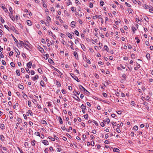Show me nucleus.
<instances>
[{
	"instance_id": "obj_22",
	"label": "nucleus",
	"mask_w": 153,
	"mask_h": 153,
	"mask_svg": "<svg viewBox=\"0 0 153 153\" xmlns=\"http://www.w3.org/2000/svg\"><path fill=\"white\" fill-rule=\"evenodd\" d=\"M104 48L105 50L107 51L108 52L109 50V49L106 45H105L104 46Z\"/></svg>"
},
{
	"instance_id": "obj_45",
	"label": "nucleus",
	"mask_w": 153,
	"mask_h": 153,
	"mask_svg": "<svg viewBox=\"0 0 153 153\" xmlns=\"http://www.w3.org/2000/svg\"><path fill=\"white\" fill-rule=\"evenodd\" d=\"M35 134L38 136H40V134L39 132L36 131L35 133Z\"/></svg>"
},
{
	"instance_id": "obj_21",
	"label": "nucleus",
	"mask_w": 153,
	"mask_h": 153,
	"mask_svg": "<svg viewBox=\"0 0 153 153\" xmlns=\"http://www.w3.org/2000/svg\"><path fill=\"white\" fill-rule=\"evenodd\" d=\"M48 61L51 64H52L54 62L51 59H48Z\"/></svg>"
},
{
	"instance_id": "obj_14",
	"label": "nucleus",
	"mask_w": 153,
	"mask_h": 153,
	"mask_svg": "<svg viewBox=\"0 0 153 153\" xmlns=\"http://www.w3.org/2000/svg\"><path fill=\"white\" fill-rule=\"evenodd\" d=\"M103 121L105 122H107L108 124H109L110 122V120L108 118H107L106 119V121L103 120Z\"/></svg>"
},
{
	"instance_id": "obj_52",
	"label": "nucleus",
	"mask_w": 153,
	"mask_h": 153,
	"mask_svg": "<svg viewBox=\"0 0 153 153\" xmlns=\"http://www.w3.org/2000/svg\"><path fill=\"white\" fill-rule=\"evenodd\" d=\"M28 105L30 107L31 105V102L30 101H28Z\"/></svg>"
},
{
	"instance_id": "obj_23",
	"label": "nucleus",
	"mask_w": 153,
	"mask_h": 153,
	"mask_svg": "<svg viewBox=\"0 0 153 153\" xmlns=\"http://www.w3.org/2000/svg\"><path fill=\"white\" fill-rule=\"evenodd\" d=\"M56 83L57 85L59 87L61 86V84H60V83L58 81H56Z\"/></svg>"
},
{
	"instance_id": "obj_58",
	"label": "nucleus",
	"mask_w": 153,
	"mask_h": 153,
	"mask_svg": "<svg viewBox=\"0 0 153 153\" xmlns=\"http://www.w3.org/2000/svg\"><path fill=\"white\" fill-rule=\"evenodd\" d=\"M17 121L18 122L20 123L22 121V120L19 118H18Z\"/></svg>"
},
{
	"instance_id": "obj_6",
	"label": "nucleus",
	"mask_w": 153,
	"mask_h": 153,
	"mask_svg": "<svg viewBox=\"0 0 153 153\" xmlns=\"http://www.w3.org/2000/svg\"><path fill=\"white\" fill-rule=\"evenodd\" d=\"M32 62H30L27 63V66L29 68H30L32 66Z\"/></svg>"
},
{
	"instance_id": "obj_35",
	"label": "nucleus",
	"mask_w": 153,
	"mask_h": 153,
	"mask_svg": "<svg viewBox=\"0 0 153 153\" xmlns=\"http://www.w3.org/2000/svg\"><path fill=\"white\" fill-rule=\"evenodd\" d=\"M38 72L41 74H42V70L40 69V68H39L38 69Z\"/></svg>"
},
{
	"instance_id": "obj_34",
	"label": "nucleus",
	"mask_w": 153,
	"mask_h": 153,
	"mask_svg": "<svg viewBox=\"0 0 153 153\" xmlns=\"http://www.w3.org/2000/svg\"><path fill=\"white\" fill-rule=\"evenodd\" d=\"M24 45L25 46V47L27 49V47H29V45L27 43H26V42H25V44Z\"/></svg>"
},
{
	"instance_id": "obj_61",
	"label": "nucleus",
	"mask_w": 153,
	"mask_h": 153,
	"mask_svg": "<svg viewBox=\"0 0 153 153\" xmlns=\"http://www.w3.org/2000/svg\"><path fill=\"white\" fill-rule=\"evenodd\" d=\"M13 39L14 40L15 42L16 43H18V40L15 38L14 37H13Z\"/></svg>"
},
{
	"instance_id": "obj_20",
	"label": "nucleus",
	"mask_w": 153,
	"mask_h": 153,
	"mask_svg": "<svg viewBox=\"0 0 153 153\" xmlns=\"http://www.w3.org/2000/svg\"><path fill=\"white\" fill-rule=\"evenodd\" d=\"M59 123H61V124H62L63 121H62V119L60 117H59Z\"/></svg>"
},
{
	"instance_id": "obj_53",
	"label": "nucleus",
	"mask_w": 153,
	"mask_h": 153,
	"mask_svg": "<svg viewBox=\"0 0 153 153\" xmlns=\"http://www.w3.org/2000/svg\"><path fill=\"white\" fill-rule=\"evenodd\" d=\"M0 57L2 58L4 57V56L2 54V53L1 51H0Z\"/></svg>"
},
{
	"instance_id": "obj_28",
	"label": "nucleus",
	"mask_w": 153,
	"mask_h": 153,
	"mask_svg": "<svg viewBox=\"0 0 153 153\" xmlns=\"http://www.w3.org/2000/svg\"><path fill=\"white\" fill-rule=\"evenodd\" d=\"M19 44L21 46H22V45H24L25 43H24V42L22 41H20L19 43Z\"/></svg>"
},
{
	"instance_id": "obj_31",
	"label": "nucleus",
	"mask_w": 153,
	"mask_h": 153,
	"mask_svg": "<svg viewBox=\"0 0 153 153\" xmlns=\"http://www.w3.org/2000/svg\"><path fill=\"white\" fill-rule=\"evenodd\" d=\"M4 127V124H0V128H1L2 130L3 129V128Z\"/></svg>"
},
{
	"instance_id": "obj_41",
	"label": "nucleus",
	"mask_w": 153,
	"mask_h": 153,
	"mask_svg": "<svg viewBox=\"0 0 153 153\" xmlns=\"http://www.w3.org/2000/svg\"><path fill=\"white\" fill-rule=\"evenodd\" d=\"M1 20V22L2 23H4V19H3L1 17L0 18Z\"/></svg>"
},
{
	"instance_id": "obj_42",
	"label": "nucleus",
	"mask_w": 153,
	"mask_h": 153,
	"mask_svg": "<svg viewBox=\"0 0 153 153\" xmlns=\"http://www.w3.org/2000/svg\"><path fill=\"white\" fill-rule=\"evenodd\" d=\"M116 131L118 133H120L121 132V131L119 129V128H117L116 129Z\"/></svg>"
},
{
	"instance_id": "obj_11",
	"label": "nucleus",
	"mask_w": 153,
	"mask_h": 153,
	"mask_svg": "<svg viewBox=\"0 0 153 153\" xmlns=\"http://www.w3.org/2000/svg\"><path fill=\"white\" fill-rule=\"evenodd\" d=\"M67 35L68 36V37L71 39H72V36L71 35V34L69 33H67Z\"/></svg>"
},
{
	"instance_id": "obj_12",
	"label": "nucleus",
	"mask_w": 153,
	"mask_h": 153,
	"mask_svg": "<svg viewBox=\"0 0 153 153\" xmlns=\"http://www.w3.org/2000/svg\"><path fill=\"white\" fill-rule=\"evenodd\" d=\"M27 23L28 25L30 26L32 25V22L30 20H28L27 21Z\"/></svg>"
},
{
	"instance_id": "obj_54",
	"label": "nucleus",
	"mask_w": 153,
	"mask_h": 153,
	"mask_svg": "<svg viewBox=\"0 0 153 153\" xmlns=\"http://www.w3.org/2000/svg\"><path fill=\"white\" fill-rule=\"evenodd\" d=\"M13 51H11L10 52L9 54V56H12L13 54Z\"/></svg>"
},
{
	"instance_id": "obj_33",
	"label": "nucleus",
	"mask_w": 153,
	"mask_h": 153,
	"mask_svg": "<svg viewBox=\"0 0 153 153\" xmlns=\"http://www.w3.org/2000/svg\"><path fill=\"white\" fill-rule=\"evenodd\" d=\"M27 122H25L24 123V124L23 125V126L25 128H27Z\"/></svg>"
},
{
	"instance_id": "obj_5",
	"label": "nucleus",
	"mask_w": 153,
	"mask_h": 153,
	"mask_svg": "<svg viewBox=\"0 0 153 153\" xmlns=\"http://www.w3.org/2000/svg\"><path fill=\"white\" fill-rule=\"evenodd\" d=\"M42 143L45 145H47L48 144V141L46 140H43L42 141Z\"/></svg>"
},
{
	"instance_id": "obj_8",
	"label": "nucleus",
	"mask_w": 153,
	"mask_h": 153,
	"mask_svg": "<svg viewBox=\"0 0 153 153\" xmlns=\"http://www.w3.org/2000/svg\"><path fill=\"white\" fill-rule=\"evenodd\" d=\"M18 87L21 89H24V87L23 85L20 84H19L18 85Z\"/></svg>"
},
{
	"instance_id": "obj_26",
	"label": "nucleus",
	"mask_w": 153,
	"mask_h": 153,
	"mask_svg": "<svg viewBox=\"0 0 153 153\" xmlns=\"http://www.w3.org/2000/svg\"><path fill=\"white\" fill-rule=\"evenodd\" d=\"M146 57L148 59L150 58V55L149 53H148L146 54Z\"/></svg>"
},
{
	"instance_id": "obj_7",
	"label": "nucleus",
	"mask_w": 153,
	"mask_h": 153,
	"mask_svg": "<svg viewBox=\"0 0 153 153\" xmlns=\"http://www.w3.org/2000/svg\"><path fill=\"white\" fill-rule=\"evenodd\" d=\"M74 56L76 59H78L77 53L76 51L74 52Z\"/></svg>"
},
{
	"instance_id": "obj_38",
	"label": "nucleus",
	"mask_w": 153,
	"mask_h": 153,
	"mask_svg": "<svg viewBox=\"0 0 153 153\" xmlns=\"http://www.w3.org/2000/svg\"><path fill=\"white\" fill-rule=\"evenodd\" d=\"M24 145L26 148L27 147H28L29 146L27 142H25Z\"/></svg>"
},
{
	"instance_id": "obj_64",
	"label": "nucleus",
	"mask_w": 153,
	"mask_h": 153,
	"mask_svg": "<svg viewBox=\"0 0 153 153\" xmlns=\"http://www.w3.org/2000/svg\"><path fill=\"white\" fill-rule=\"evenodd\" d=\"M37 107L39 109H41V107L39 104L37 105Z\"/></svg>"
},
{
	"instance_id": "obj_36",
	"label": "nucleus",
	"mask_w": 153,
	"mask_h": 153,
	"mask_svg": "<svg viewBox=\"0 0 153 153\" xmlns=\"http://www.w3.org/2000/svg\"><path fill=\"white\" fill-rule=\"evenodd\" d=\"M133 128L135 130H137L138 129V127L137 126H135Z\"/></svg>"
},
{
	"instance_id": "obj_57",
	"label": "nucleus",
	"mask_w": 153,
	"mask_h": 153,
	"mask_svg": "<svg viewBox=\"0 0 153 153\" xmlns=\"http://www.w3.org/2000/svg\"><path fill=\"white\" fill-rule=\"evenodd\" d=\"M131 104L132 105L134 106L135 104L134 102V101H131Z\"/></svg>"
},
{
	"instance_id": "obj_59",
	"label": "nucleus",
	"mask_w": 153,
	"mask_h": 153,
	"mask_svg": "<svg viewBox=\"0 0 153 153\" xmlns=\"http://www.w3.org/2000/svg\"><path fill=\"white\" fill-rule=\"evenodd\" d=\"M62 92L63 94H65L66 93V91L64 89H62Z\"/></svg>"
},
{
	"instance_id": "obj_47",
	"label": "nucleus",
	"mask_w": 153,
	"mask_h": 153,
	"mask_svg": "<svg viewBox=\"0 0 153 153\" xmlns=\"http://www.w3.org/2000/svg\"><path fill=\"white\" fill-rule=\"evenodd\" d=\"M1 62L3 65H6V63L5 61L3 60Z\"/></svg>"
},
{
	"instance_id": "obj_29",
	"label": "nucleus",
	"mask_w": 153,
	"mask_h": 153,
	"mask_svg": "<svg viewBox=\"0 0 153 153\" xmlns=\"http://www.w3.org/2000/svg\"><path fill=\"white\" fill-rule=\"evenodd\" d=\"M104 2L102 1H100V5L101 6H102L104 4Z\"/></svg>"
},
{
	"instance_id": "obj_43",
	"label": "nucleus",
	"mask_w": 153,
	"mask_h": 153,
	"mask_svg": "<svg viewBox=\"0 0 153 153\" xmlns=\"http://www.w3.org/2000/svg\"><path fill=\"white\" fill-rule=\"evenodd\" d=\"M123 78L125 80H126V75L125 74H123L122 75Z\"/></svg>"
},
{
	"instance_id": "obj_56",
	"label": "nucleus",
	"mask_w": 153,
	"mask_h": 153,
	"mask_svg": "<svg viewBox=\"0 0 153 153\" xmlns=\"http://www.w3.org/2000/svg\"><path fill=\"white\" fill-rule=\"evenodd\" d=\"M47 20L48 21H51V19L49 16H47Z\"/></svg>"
},
{
	"instance_id": "obj_16",
	"label": "nucleus",
	"mask_w": 153,
	"mask_h": 153,
	"mask_svg": "<svg viewBox=\"0 0 153 153\" xmlns=\"http://www.w3.org/2000/svg\"><path fill=\"white\" fill-rule=\"evenodd\" d=\"M40 84L42 87H44V81L42 80H41L40 82Z\"/></svg>"
},
{
	"instance_id": "obj_49",
	"label": "nucleus",
	"mask_w": 153,
	"mask_h": 153,
	"mask_svg": "<svg viewBox=\"0 0 153 153\" xmlns=\"http://www.w3.org/2000/svg\"><path fill=\"white\" fill-rule=\"evenodd\" d=\"M41 42L43 43H46V42L45 41V40L44 39H41Z\"/></svg>"
},
{
	"instance_id": "obj_48",
	"label": "nucleus",
	"mask_w": 153,
	"mask_h": 153,
	"mask_svg": "<svg viewBox=\"0 0 153 153\" xmlns=\"http://www.w3.org/2000/svg\"><path fill=\"white\" fill-rule=\"evenodd\" d=\"M48 138L49 139H51L52 141H54L55 140L54 139L53 137H49Z\"/></svg>"
},
{
	"instance_id": "obj_9",
	"label": "nucleus",
	"mask_w": 153,
	"mask_h": 153,
	"mask_svg": "<svg viewBox=\"0 0 153 153\" xmlns=\"http://www.w3.org/2000/svg\"><path fill=\"white\" fill-rule=\"evenodd\" d=\"M0 139L1 141H4V137L3 135H0Z\"/></svg>"
},
{
	"instance_id": "obj_1",
	"label": "nucleus",
	"mask_w": 153,
	"mask_h": 153,
	"mask_svg": "<svg viewBox=\"0 0 153 153\" xmlns=\"http://www.w3.org/2000/svg\"><path fill=\"white\" fill-rule=\"evenodd\" d=\"M72 77L75 80H76L77 82H79L80 81L78 78L74 74L71 73L70 74Z\"/></svg>"
},
{
	"instance_id": "obj_30",
	"label": "nucleus",
	"mask_w": 153,
	"mask_h": 153,
	"mask_svg": "<svg viewBox=\"0 0 153 153\" xmlns=\"http://www.w3.org/2000/svg\"><path fill=\"white\" fill-rule=\"evenodd\" d=\"M88 114H86L85 115H84V117L85 119H88Z\"/></svg>"
},
{
	"instance_id": "obj_44",
	"label": "nucleus",
	"mask_w": 153,
	"mask_h": 153,
	"mask_svg": "<svg viewBox=\"0 0 153 153\" xmlns=\"http://www.w3.org/2000/svg\"><path fill=\"white\" fill-rule=\"evenodd\" d=\"M144 19L147 22H148L149 20V18L147 16H146L145 18H144Z\"/></svg>"
},
{
	"instance_id": "obj_46",
	"label": "nucleus",
	"mask_w": 153,
	"mask_h": 153,
	"mask_svg": "<svg viewBox=\"0 0 153 153\" xmlns=\"http://www.w3.org/2000/svg\"><path fill=\"white\" fill-rule=\"evenodd\" d=\"M89 6L90 8H92L93 7V4L91 2L89 4Z\"/></svg>"
},
{
	"instance_id": "obj_3",
	"label": "nucleus",
	"mask_w": 153,
	"mask_h": 153,
	"mask_svg": "<svg viewBox=\"0 0 153 153\" xmlns=\"http://www.w3.org/2000/svg\"><path fill=\"white\" fill-rule=\"evenodd\" d=\"M79 88H80V89H81V88H82L83 89V90L84 91H86V92H87L88 93H89V92L88 91H87L86 89H85V88H84L82 85H79Z\"/></svg>"
},
{
	"instance_id": "obj_4",
	"label": "nucleus",
	"mask_w": 153,
	"mask_h": 153,
	"mask_svg": "<svg viewBox=\"0 0 153 153\" xmlns=\"http://www.w3.org/2000/svg\"><path fill=\"white\" fill-rule=\"evenodd\" d=\"M39 78V76L38 75H36L35 76L32 78V79L33 81H35L37 79Z\"/></svg>"
},
{
	"instance_id": "obj_32",
	"label": "nucleus",
	"mask_w": 153,
	"mask_h": 153,
	"mask_svg": "<svg viewBox=\"0 0 153 153\" xmlns=\"http://www.w3.org/2000/svg\"><path fill=\"white\" fill-rule=\"evenodd\" d=\"M10 64L11 66L13 67H14L15 66V64L13 62H11Z\"/></svg>"
},
{
	"instance_id": "obj_60",
	"label": "nucleus",
	"mask_w": 153,
	"mask_h": 153,
	"mask_svg": "<svg viewBox=\"0 0 153 153\" xmlns=\"http://www.w3.org/2000/svg\"><path fill=\"white\" fill-rule=\"evenodd\" d=\"M51 11H53L54 12L55 11L54 8L53 7H52L51 8Z\"/></svg>"
},
{
	"instance_id": "obj_2",
	"label": "nucleus",
	"mask_w": 153,
	"mask_h": 153,
	"mask_svg": "<svg viewBox=\"0 0 153 153\" xmlns=\"http://www.w3.org/2000/svg\"><path fill=\"white\" fill-rule=\"evenodd\" d=\"M86 107V106L84 105L83 104L81 105L80 107V108L82 109V112L83 114L85 113Z\"/></svg>"
},
{
	"instance_id": "obj_13",
	"label": "nucleus",
	"mask_w": 153,
	"mask_h": 153,
	"mask_svg": "<svg viewBox=\"0 0 153 153\" xmlns=\"http://www.w3.org/2000/svg\"><path fill=\"white\" fill-rule=\"evenodd\" d=\"M120 150L117 148H115L113 149V151L114 152H119Z\"/></svg>"
},
{
	"instance_id": "obj_19",
	"label": "nucleus",
	"mask_w": 153,
	"mask_h": 153,
	"mask_svg": "<svg viewBox=\"0 0 153 153\" xmlns=\"http://www.w3.org/2000/svg\"><path fill=\"white\" fill-rule=\"evenodd\" d=\"M2 8L4 10L5 12L7 13L8 12L7 9L4 6H2Z\"/></svg>"
},
{
	"instance_id": "obj_51",
	"label": "nucleus",
	"mask_w": 153,
	"mask_h": 153,
	"mask_svg": "<svg viewBox=\"0 0 153 153\" xmlns=\"http://www.w3.org/2000/svg\"><path fill=\"white\" fill-rule=\"evenodd\" d=\"M125 4L128 7H131V5L127 2H125Z\"/></svg>"
},
{
	"instance_id": "obj_40",
	"label": "nucleus",
	"mask_w": 153,
	"mask_h": 153,
	"mask_svg": "<svg viewBox=\"0 0 153 153\" xmlns=\"http://www.w3.org/2000/svg\"><path fill=\"white\" fill-rule=\"evenodd\" d=\"M23 97L24 99H26V98H27V96L24 93L23 95Z\"/></svg>"
},
{
	"instance_id": "obj_18",
	"label": "nucleus",
	"mask_w": 153,
	"mask_h": 153,
	"mask_svg": "<svg viewBox=\"0 0 153 153\" xmlns=\"http://www.w3.org/2000/svg\"><path fill=\"white\" fill-rule=\"evenodd\" d=\"M143 7L145 9H148V8H151V7H149L148 5L146 4H144V5Z\"/></svg>"
},
{
	"instance_id": "obj_55",
	"label": "nucleus",
	"mask_w": 153,
	"mask_h": 153,
	"mask_svg": "<svg viewBox=\"0 0 153 153\" xmlns=\"http://www.w3.org/2000/svg\"><path fill=\"white\" fill-rule=\"evenodd\" d=\"M100 125L102 126V127H104L105 126V124H104V123H103V122H101V123H100Z\"/></svg>"
},
{
	"instance_id": "obj_17",
	"label": "nucleus",
	"mask_w": 153,
	"mask_h": 153,
	"mask_svg": "<svg viewBox=\"0 0 153 153\" xmlns=\"http://www.w3.org/2000/svg\"><path fill=\"white\" fill-rule=\"evenodd\" d=\"M75 22L74 21H72L71 23V27H73L75 26Z\"/></svg>"
},
{
	"instance_id": "obj_62",
	"label": "nucleus",
	"mask_w": 153,
	"mask_h": 153,
	"mask_svg": "<svg viewBox=\"0 0 153 153\" xmlns=\"http://www.w3.org/2000/svg\"><path fill=\"white\" fill-rule=\"evenodd\" d=\"M91 145L92 146H94V141H92L91 142Z\"/></svg>"
},
{
	"instance_id": "obj_63",
	"label": "nucleus",
	"mask_w": 153,
	"mask_h": 153,
	"mask_svg": "<svg viewBox=\"0 0 153 153\" xmlns=\"http://www.w3.org/2000/svg\"><path fill=\"white\" fill-rule=\"evenodd\" d=\"M121 95L123 97H124L125 96V94L123 92L121 93Z\"/></svg>"
},
{
	"instance_id": "obj_39",
	"label": "nucleus",
	"mask_w": 153,
	"mask_h": 153,
	"mask_svg": "<svg viewBox=\"0 0 153 153\" xmlns=\"http://www.w3.org/2000/svg\"><path fill=\"white\" fill-rule=\"evenodd\" d=\"M102 95L103 96L105 97H106L107 96V94L105 93H102Z\"/></svg>"
},
{
	"instance_id": "obj_24",
	"label": "nucleus",
	"mask_w": 153,
	"mask_h": 153,
	"mask_svg": "<svg viewBox=\"0 0 153 153\" xmlns=\"http://www.w3.org/2000/svg\"><path fill=\"white\" fill-rule=\"evenodd\" d=\"M36 141L33 140L31 142V144L32 146H34L35 144Z\"/></svg>"
},
{
	"instance_id": "obj_50",
	"label": "nucleus",
	"mask_w": 153,
	"mask_h": 153,
	"mask_svg": "<svg viewBox=\"0 0 153 153\" xmlns=\"http://www.w3.org/2000/svg\"><path fill=\"white\" fill-rule=\"evenodd\" d=\"M30 74L31 75H33L35 74V72L31 70L30 71Z\"/></svg>"
},
{
	"instance_id": "obj_27",
	"label": "nucleus",
	"mask_w": 153,
	"mask_h": 153,
	"mask_svg": "<svg viewBox=\"0 0 153 153\" xmlns=\"http://www.w3.org/2000/svg\"><path fill=\"white\" fill-rule=\"evenodd\" d=\"M27 113L28 114V115H29V114H30L31 115V116L32 115L31 114H32V112L30 110H28V112L27 113Z\"/></svg>"
},
{
	"instance_id": "obj_37",
	"label": "nucleus",
	"mask_w": 153,
	"mask_h": 153,
	"mask_svg": "<svg viewBox=\"0 0 153 153\" xmlns=\"http://www.w3.org/2000/svg\"><path fill=\"white\" fill-rule=\"evenodd\" d=\"M128 11L129 13H131L132 10L131 8H128Z\"/></svg>"
},
{
	"instance_id": "obj_15",
	"label": "nucleus",
	"mask_w": 153,
	"mask_h": 153,
	"mask_svg": "<svg viewBox=\"0 0 153 153\" xmlns=\"http://www.w3.org/2000/svg\"><path fill=\"white\" fill-rule=\"evenodd\" d=\"M16 73L17 74L18 76H19L20 75V71L19 70H17L16 71Z\"/></svg>"
},
{
	"instance_id": "obj_25",
	"label": "nucleus",
	"mask_w": 153,
	"mask_h": 153,
	"mask_svg": "<svg viewBox=\"0 0 153 153\" xmlns=\"http://www.w3.org/2000/svg\"><path fill=\"white\" fill-rule=\"evenodd\" d=\"M75 33L76 34V35L77 36H79V32L77 30H76L74 31Z\"/></svg>"
},
{
	"instance_id": "obj_10",
	"label": "nucleus",
	"mask_w": 153,
	"mask_h": 153,
	"mask_svg": "<svg viewBox=\"0 0 153 153\" xmlns=\"http://www.w3.org/2000/svg\"><path fill=\"white\" fill-rule=\"evenodd\" d=\"M39 50V51L41 52H43L44 51V49H43L41 47L39 46L38 48Z\"/></svg>"
}]
</instances>
